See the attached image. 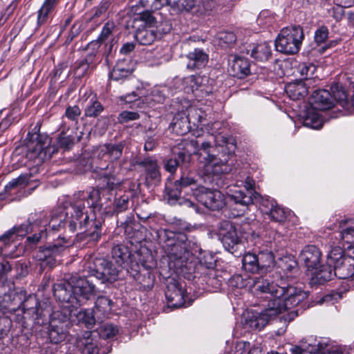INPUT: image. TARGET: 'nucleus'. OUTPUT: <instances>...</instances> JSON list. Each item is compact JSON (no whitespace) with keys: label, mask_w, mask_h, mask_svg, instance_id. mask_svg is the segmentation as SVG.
I'll use <instances>...</instances> for the list:
<instances>
[{"label":"nucleus","mask_w":354,"mask_h":354,"mask_svg":"<svg viewBox=\"0 0 354 354\" xmlns=\"http://www.w3.org/2000/svg\"><path fill=\"white\" fill-rule=\"evenodd\" d=\"M316 71L315 65L310 63H301L299 64L295 70V74L296 76L299 77L301 80H308L314 74Z\"/></svg>","instance_id":"obj_40"},{"label":"nucleus","mask_w":354,"mask_h":354,"mask_svg":"<svg viewBox=\"0 0 354 354\" xmlns=\"http://www.w3.org/2000/svg\"><path fill=\"white\" fill-rule=\"evenodd\" d=\"M28 142L27 156L30 159L38 160V162H42L45 158L48 137L34 133H28L27 135Z\"/></svg>","instance_id":"obj_12"},{"label":"nucleus","mask_w":354,"mask_h":354,"mask_svg":"<svg viewBox=\"0 0 354 354\" xmlns=\"http://www.w3.org/2000/svg\"><path fill=\"white\" fill-rule=\"evenodd\" d=\"M93 313V310H81L78 312L77 317L80 322L84 323L86 326L90 328L93 327L95 323Z\"/></svg>","instance_id":"obj_46"},{"label":"nucleus","mask_w":354,"mask_h":354,"mask_svg":"<svg viewBox=\"0 0 354 354\" xmlns=\"http://www.w3.org/2000/svg\"><path fill=\"white\" fill-rule=\"evenodd\" d=\"M343 250L340 247L333 248L328 255L327 262L330 266H334L337 261H342V259H347L346 254H343Z\"/></svg>","instance_id":"obj_48"},{"label":"nucleus","mask_w":354,"mask_h":354,"mask_svg":"<svg viewBox=\"0 0 354 354\" xmlns=\"http://www.w3.org/2000/svg\"><path fill=\"white\" fill-rule=\"evenodd\" d=\"M46 232L44 230H41L38 234H35L32 236H28L26 241L30 245H35L39 243V241L46 236Z\"/></svg>","instance_id":"obj_61"},{"label":"nucleus","mask_w":354,"mask_h":354,"mask_svg":"<svg viewBox=\"0 0 354 354\" xmlns=\"http://www.w3.org/2000/svg\"><path fill=\"white\" fill-rule=\"evenodd\" d=\"M90 332H86L84 337L78 342V346L81 348L83 354H97L98 353V348L90 339Z\"/></svg>","instance_id":"obj_38"},{"label":"nucleus","mask_w":354,"mask_h":354,"mask_svg":"<svg viewBox=\"0 0 354 354\" xmlns=\"http://www.w3.org/2000/svg\"><path fill=\"white\" fill-rule=\"evenodd\" d=\"M139 117V114L137 112L124 111L119 115L118 120L120 123H125L138 120Z\"/></svg>","instance_id":"obj_54"},{"label":"nucleus","mask_w":354,"mask_h":354,"mask_svg":"<svg viewBox=\"0 0 354 354\" xmlns=\"http://www.w3.org/2000/svg\"><path fill=\"white\" fill-rule=\"evenodd\" d=\"M299 260L308 270H317L321 263L322 252L315 245H307L301 251Z\"/></svg>","instance_id":"obj_16"},{"label":"nucleus","mask_w":354,"mask_h":354,"mask_svg":"<svg viewBox=\"0 0 354 354\" xmlns=\"http://www.w3.org/2000/svg\"><path fill=\"white\" fill-rule=\"evenodd\" d=\"M38 304L39 302L35 297H30L22 304L24 313L28 315H31L34 319H35V314H38Z\"/></svg>","instance_id":"obj_45"},{"label":"nucleus","mask_w":354,"mask_h":354,"mask_svg":"<svg viewBox=\"0 0 354 354\" xmlns=\"http://www.w3.org/2000/svg\"><path fill=\"white\" fill-rule=\"evenodd\" d=\"M195 183L196 180L194 178L183 176L179 180L175 182L174 189L167 187L169 203L175 204V202L179 200L182 190Z\"/></svg>","instance_id":"obj_20"},{"label":"nucleus","mask_w":354,"mask_h":354,"mask_svg":"<svg viewBox=\"0 0 354 354\" xmlns=\"http://www.w3.org/2000/svg\"><path fill=\"white\" fill-rule=\"evenodd\" d=\"M254 290L259 294H266L269 299L267 308L261 313L248 312L245 317V328L261 330L272 317L286 310L297 306L307 298V293L301 288L295 287L281 279L280 283H274L269 279H254Z\"/></svg>","instance_id":"obj_2"},{"label":"nucleus","mask_w":354,"mask_h":354,"mask_svg":"<svg viewBox=\"0 0 354 354\" xmlns=\"http://www.w3.org/2000/svg\"><path fill=\"white\" fill-rule=\"evenodd\" d=\"M272 220L276 222H283L286 218V214L284 209L276 205L275 207L268 214Z\"/></svg>","instance_id":"obj_51"},{"label":"nucleus","mask_w":354,"mask_h":354,"mask_svg":"<svg viewBox=\"0 0 354 354\" xmlns=\"http://www.w3.org/2000/svg\"><path fill=\"white\" fill-rule=\"evenodd\" d=\"M104 177L106 180L107 188L111 190H113L114 189L119 187L122 182V179L115 174L105 172L104 174Z\"/></svg>","instance_id":"obj_49"},{"label":"nucleus","mask_w":354,"mask_h":354,"mask_svg":"<svg viewBox=\"0 0 354 354\" xmlns=\"http://www.w3.org/2000/svg\"><path fill=\"white\" fill-rule=\"evenodd\" d=\"M80 114L81 110L77 106H68L65 111L66 117L73 121H77Z\"/></svg>","instance_id":"obj_56"},{"label":"nucleus","mask_w":354,"mask_h":354,"mask_svg":"<svg viewBox=\"0 0 354 354\" xmlns=\"http://www.w3.org/2000/svg\"><path fill=\"white\" fill-rule=\"evenodd\" d=\"M131 73V69L126 66L125 61H121L114 66L110 73V78L113 80L118 81L129 77Z\"/></svg>","instance_id":"obj_37"},{"label":"nucleus","mask_w":354,"mask_h":354,"mask_svg":"<svg viewBox=\"0 0 354 354\" xmlns=\"http://www.w3.org/2000/svg\"><path fill=\"white\" fill-rule=\"evenodd\" d=\"M164 248L171 261H174L177 267L185 266L192 256L189 247L190 242L185 234L170 232Z\"/></svg>","instance_id":"obj_6"},{"label":"nucleus","mask_w":354,"mask_h":354,"mask_svg":"<svg viewBox=\"0 0 354 354\" xmlns=\"http://www.w3.org/2000/svg\"><path fill=\"white\" fill-rule=\"evenodd\" d=\"M65 246L61 244H54L48 247H41L36 255L38 261L42 262V266L50 268L55 264V257L65 250Z\"/></svg>","instance_id":"obj_17"},{"label":"nucleus","mask_w":354,"mask_h":354,"mask_svg":"<svg viewBox=\"0 0 354 354\" xmlns=\"http://www.w3.org/2000/svg\"><path fill=\"white\" fill-rule=\"evenodd\" d=\"M341 239L348 245L354 244V221L342 220L339 222Z\"/></svg>","instance_id":"obj_30"},{"label":"nucleus","mask_w":354,"mask_h":354,"mask_svg":"<svg viewBox=\"0 0 354 354\" xmlns=\"http://www.w3.org/2000/svg\"><path fill=\"white\" fill-rule=\"evenodd\" d=\"M331 93L325 89H320L313 92L310 97V105L317 110L325 111L334 106L335 102H338L343 108L347 106L348 102L347 94L339 84L331 86Z\"/></svg>","instance_id":"obj_7"},{"label":"nucleus","mask_w":354,"mask_h":354,"mask_svg":"<svg viewBox=\"0 0 354 354\" xmlns=\"http://www.w3.org/2000/svg\"><path fill=\"white\" fill-rule=\"evenodd\" d=\"M185 292V290L179 281L174 278L167 279L165 297L169 307L176 308L183 306Z\"/></svg>","instance_id":"obj_14"},{"label":"nucleus","mask_w":354,"mask_h":354,"mask_svg":"<svg viewBox=\"0 0 354 354\" xmlns=\"http://www.w3.org/2000/svg\"><path fill=\"white\" fill-rule=\"evenodd\" d=\"M109 5L110 3L108 0H102L100 5L94 8L93 16L95 17H99L104 14L109 8Z\"/></svg>","instance_id":"obj_60"},{"label":"nucleus","mask_w":354,"mask_h":354,"mask_svg":"<svg viewBox=\"0 0 354 354\" xmlns=\"http://www.w3.org/2000/svg\"><path fill=\"white\" fill-rule=\"evenodd\" d=\"M277 205L276 201L272 198H263L261 201V210L265 214H269Z\"/></svg>","instance_id":"obj_58"},{"label":"nucleus","mask_w":354,"mask_h":354,"mask_svg":"<svg viewBox=\"0 0 354 354\" xmlns=\"http://www.w3.org/2000/svg\"><path fill=\"white\" fill-rule=\"evenodd\" d=\"M28 177L26 175H21L18 178L12 179L4 187V191L7 192L11 189L16 187L17 185L26 183Z\"/></svg>","instance_id":"obj_59"},{"label":"nucleus","mask_w":354,"mask_h":354,"mask_svg":"<svg viewBox=\"0 0 354 354\" xmlns=\"http://www.w3.org/2000/svg\"><path fill=\"white\" fill-rule=\"evenodd\" d=\"M138 164L143 167L146 175V181L148 185H152L160 183L161 175L156 160L152 158H146Z\"/></svg>","instance_id":"obj_18"},{"label":"nucleus","mask_w":354,"mask_h":354,"mask_svg":"<svg viewBox=\"0 0 354 354\" xmlns=\"http://www.w3.org/2000/svg\"><path fill=\"white\" fill-rule=\"evenodd\" d=\"M333 266H330L327 262L326 265L318 266L317 270H314L313 273V280L318 283H324L327 281H330L334 276Z\"/></svg>","instance_id":"obj_29"},{"label":"nucleus","mask_w":354,"mask_h":354,"mask_svg":"<svg viewBox=\"0 0 354 354\" xmlns=\"http://www.w3.org/2000/svg\"><path fill=\"white\" fill-rule=\"evenodd\" d=\"M259 248L257 257L261 270L267 269L274 266V257L272 252L268 248V246H258Z\"/></svg>","instance_id":"obj_27"},{"label":"nucleus","mask_w":354,"mask_h":354,"mask_svg":"<svg viewBox=\"0 0 354 354\" xmlns=\"http://www.w3.org/2000/svg\"><path fill=\"white\" fill-rule=\"evenodd\" d=\"M133 27L138 24L135 32L136 40L141 45H151L159 35L165 34L170 29H161L158 26L155 17L149 12H143L133 19Z\"/></svg>","instance_id":"obj_5"},{"label":"nucleus","mask_w":354,"mask_h":354,"mask_svg":"<svg viewBox=\"0 0 354 354\" xmlns=\"http://www.w3.org/2000/svg\"><path fill=\"white\" fill-rule=\"evenodd\" d=\"M243 268L247 272L256 273L261 270L256 254L248 252L242 259Z\"/></svg>","instance_id":"obj_35"},{"label":"nucleus","mask_w":354,"mask_h":354,"mask_svg":"<svg viewBox=\"0 0 354 354\" xmlns=\"http://www.w3.org/2000/svg\"><path fill=\"white\" fill-rule=\"evenodd\" d=\"M97 292L93 281L87 278L71 277L70 279L54 286V295L62 302L73 304L75 300H88Z\"/></svg>","instance_id":"obj_4"},{"label":"nucleus","mask_w":354,"mask_h":354,"mask_svg":"<svg viewBox=\"0 0 354 354\" xmlns=\"http://www.w3.org/2000/svg\"><path fill=\"white\" fill-rule=\"evenodd\" d=\"M232 75L238 78H244L250 73V63L246 58L234 57L229 69Z\"/></svg>","instance_id":"obj_21"},{"label":"nucleus","mask_w":354,"mask_h":354,"mask_svg":"<svg viewBox=\"0 0 354 354\" xmlns=\"http://www.w3.org/2000/svg\"><path fill=\"white\" fill-rule=\"evenodd\" d=\"M190 124L191 122L187 117V113L183 111L174 115L171 125L173 131L176 133L184 135L189 131Z\"/></svg>","instance_id":"obj_25"},{"label":"nucleus","mask_w":354,"mask_h":354,"mask_svg":"<svg viewBox=\"0 0 354 354\" xmlns=\"http://www.w3.org/2000/svg\"><path fill=\"white\" fill-rule=\"evenodd\" d=\"M100 191L91 188L87 190L79 191L73 194L70 205L65 209L59 207L52 213L48 227L58 231L67 225L68 230L74 232L77 230L89 227L93 230L89 236L93 241L100 237L99 230L101 223L95 220L96 212L102 211L105 214H118L128 209L129 197L127 194L115 196L112 206L109 202L101 201Z\"/></svg>","instance_id":"obj_1"},{"label":"nucleus","mask_w":354,"mask_h":354,"mask_svg":"<svg viewBox=\"0 0 354 354\" xmlns=\"http://www.w3.org/2000/svg\"><path fill=\"white\" fill-rule=\"evenodd\" d=\"M304 38V34L301 26L283 28L275 40L276 50L284 54H295L300 50Z\"/></svg>","instance_id":"obj_8"},{"label":"nucleus","mask_w":354,"mask_h":354,"mask_svg":"<svg viewBox=\"0 0 354 354\" xmlns=\"http://www.w3.org/2000/svg\"><path fill=\"white\" fill-rule=\"evenodd\" d=\"M89 277H95L100 280L102 283L114 282L118 278L120 267L115 266L113 262L109 261L104 259H96L94 262V268L89 264Z\"/></svg>","instance_id":"obj_9"},{"label":"nucleus","mask_w":354,"mask_h":354,"mask_svg":"<svg viewBox=\"0 0 354 354\" xmlns=\"http://www.w3.org/2000/svg\"><path fill=\"white\" fill-rule=\"evenodd\" d=\"M73 138L71 136H66L65 133H61L57 138V144L60 147L69 149L73 145Z\"/></svg>","instance_id":"obj_53"},{"label":"nucleus","mask_w":354,"mask_h":354,"mask_svg":"<svg viewBox=\"0 0 354 354\" xmlns=\"http://www.w3.org/2000/svg\"><path fill=\"white\" fill-rule=\"evenodd\" d=\"M328 36V29L326 26H322L315 32V41L317 44H322L326 41Z\"/></svg>","instance_id":"obj_55"},{"label":"nucleus","mask_w":354,"mask_h":354,"mask_svg":"<svg viewBox=\"0 0 354 354\" xmlns=\"http://www.w3.org/2000/svg\"><path fill=\"white\" fill-rule=\"evenodd\" d=\"M130 252L127 247L123 245H116L112 248V258L119 267L129 259Z\"/></svg>","instance_id":"obj_36"},{"label":"nucleus","mask_w":354,"mask_h":354,"mask_svg":"<svg viewBox=\"0 0 354 354\" xmlns=\"http://www.w3.org/2000/svg\"><path fill=\"white\" fill-rule=\"evenodd\" d=\"M184 112L187 113V117L194 126H198L204 120L202 111L195 106H190Z\"/></svg>","instance_id":"obj_44"},{"label":"nucleus","mask_w":354,"mask_h":354,"mask_svg":"<svg viewBox=\"0 0 354 354\" xmlns=\"http://www.w3.org/2000/svg\"><path fill=\"white\" fill-rule=\"evenodd\" d=\"M196 199L207 208L218 210L225 207V195L217 189H209L205 187H199L193 192Z\"/></svg>","instance_id":"obj_10"},{"label":"nucleus","mask_w":354,"mask_h":354,"mask_svg":"<svg viewBox=\"0 0 354 354\" xmlns=\"http://www.w3.org/2000/svg\"><path fill=\"white\" fill-rule=\"evenodd\" d=\"M249 51H250V56L252 57L260 62L267 61L271 55V48L266 42L255 46L250 50L248 51V54H249Z\"/></svg>","instance_id":"obj_32"},{"label":"nucleus","mask_w":354,"mask_h":354,"mask_svg":"<svg viewBox=\"0 0 354 354\" xmlns=\"http://www.w3.org/2000/svg\"><path fill=\"white\" fill-rule=\"evenodd\" d=\"M311 106L306 111V114L304 118V125L314 129H319L323 125V120L319 113Z\"/></svg>","instance_id":"obj_31"},{"label":"nucleus","mask_w":354,"mask_h":354,"mask_svg":"<svg viewBox=\"0 0 354 354\" xmlns=\"http://www.w3.org/2000/svg\"><path fill=\"white\" fill-rule=\"evenodd\" d=\"M301 343L304 346L306 347V353L310 354H321L324 353L325 345L322 344L313 336L308 337L302 339Z\"/></svg>","instance_id":"obj_34"},{"label":"nucleus","mask_w":354,"mask_h":354,"mask_svg":"<svg viewBox=\"0 0 354 354\" xmlns=\"http://www.w3.org/2000/svg\"><path fill=\"white\" fill-rule=\"evenodd\" d=\"M286 92L292 100H299L308 94V84L301 80L289 83L286 86Z\"/></svg>","instance_id":"obj_23"},{"label":"nucleus","mask_w":354,"mask_h":354,"mask_svg":"<svg viewBox=\"0 0 354 354\" xmlns=\"http://www.w3.org/2000/svg\"><path fill=\"white\" fill-rule=\"evenodd\" d=\"M112 301L104 296L98 297L96 301L93 312L95 314H100L105 316L111 310Z\"/></svg>","instance_id":"obj_41"},{"label":"nucleus","mask_w":354,"mask_h":354,"mask_svg":"<svg viewBox=\"0 0 354 354\" xmlns=\"http://www.w3.org/2000/svg\"><path fill=\"white\" fill-rule=\"evenodd\" d=\"M214 147L209 142H199L196 140H186L174 148L172 156L165 162V169L171 174L175 173L178 167L189 161L192 153L198 156V174L204 181L210 179L212 174H227L231 171L228 165L230 155L217 157L214 153Z\"/></svg>","instance_id":"obj_3"},{"label":"nucleus","mask_w":354,"mask_h":354,"mask_svg":"<svg viewBox=\"0 0 354 354\" xmlns=\"http://www.w3.org/2000/svg\"><path fill=\"white\" fill-rule=\"evenodd\" d=\"M58 0H45L37 12V26L46 24L50 18Z\"/></svg>","instance_id":"obj_26"},{"label":"nucleus","mask_w":354,"mask_h":354,"mask_svg":"<svg viewBox=\"0 0 354 354\" xmlns=\"http://www.w3.org/2000/svg\"><path fill=\"white\" fill-rule=\"evenodd\" d=\"M95 66V55L93 53L88 54L84 59L77 63L75 68V74L78 77L86 75Z\"/></svg>","instance_id":"obj_28"},{"label":"nucleus","mask_w":354,"mask_h":354,"mask_svg":"<svg viewBox=\"0 0 354 354\" xmlns=\"http://www.w3.org/2000/svg\"><path fill=\"white\" fill-rule=\"evenodd\" d=\"M118 328L113 324H105L103 326L101 335L103 338H111L117 335Z\"/></svg>","instance_id":"obj_52"},{"label":"nucleus","mask_w":354,"mask_h":354,"mask_svg":"<svg viewBox=\"0 0 354 354\" xmlns=\"http://www.w3.org/2000/svg\"><path fill=\"white\" fill-rule=\"evenodd\" d=\"M48 336L52 343L58 344L65 339L66 335L62 326L50 324Z\"/></svg>","instance_id":"obj_42"},{"label":"nucleus","mask_w":354,"mask_h":354,"mask_svg":"<svg viewBox=\"0 0 354 354\" xmlns=\"http://www.w3.org/2000/svg\"><path fill=\"white\" fill-rule=\"evenodd\" d=\"M168 5L179 12H192L196 8V0H166Z\"/></svg>","instance_id":"obj_39"},{"label":"nucleus","mask_w":354,"mask_h":354,"mask_svg":"<svg viewBox=\"0 0 354 354\" xmlns=\"http://www.w3.org/2000/svg\"><path fill=\"white\" fill-rule=\"evenodd\" d=\"M334 276L342 279L353 280L354 266L347 259H342L333 266Z\"/></svg>","instance_id":"obj_22"},{"label":"nucleus","mask_w":354,"mask_h":354,"mask_svg":"<svg viewBox=\"0 0 354 354\" xmlns=\"http://www.w3.org/2000/svg\"><path fill=\"white\" fill-rule=\"evenodd\" d=\"M186 58L187 59V68L192 71L205 67L209 60L208 55L200 48H195L193 51L189 52L186 55Z\"/></svg>","instance_id":"obj_19"},{"label":"nucleus","mask_w":354,"mask_h":354,"mask_svg":"<svg viewBox=\"0 0 354 354\" xmlns=\"http://www.w3.org/2000/svg\"><path fill=\"white\" fill-rule=\"evenodd\" d=\"M329 12L337 21L342 19L344 15V8L339 6L333 7Z\"/></svg>","instance_id":"obj_63"},{"label":"nucleus","mask_w":354,"mask_h":354,"mask_svg":"<svg viewBox=\"0 0 354 354\" xmlns=\"http://www.w3.org/2000/svg\"><path fill=\"white\" fill-rule=\"evenodd\" d=\"M214 5L215 3L213 0H203L192 12L198 16L207 15L212 11Z\"/></svg>","instance_id":"obj_47"},{"label":"nucleus","mask_w":354,"mask_h":354,"mask_svg":"<svg viewBox=\"0 0 354 354\" xmlns=\"http://www.w3.org/2000/svg\"><path fill=\"white\" fill-rule=\"evenodd\" d=\"M30 230V223H24L19 226H14L0 236V253L7 256L10 253L7 249L10 248L17 239L18 237L24 236Z\"/></svg>","instance_id":"obj_13"},{"label":"nucleus","mask_w":354,"mask_h":354,"mask_svg":"<svg viewBox=\"0 0 354 354\" xmlns=\"http://www.w3.org/2000/svg\"><path fill=\"white\" fill-rule=\"evenodd\" d=\"M220 39L227 44H233L236 41V35L232 32H226L221 34Z\"/></svg>","instance_id":"obj_62"},{"label":"nucleus","mask_w":354,"mask_h":354,"mask_svg":"<svg viewBox=\"0 0 354 354\" xmlns=\"http://www.w3.org/2000/svg\"><path fill=\"white\" fill-rule=\"evenodd\" d=\"M115 28V26L113 21L106 22L102 28L101 33L98 37L97 41L100 43H102L108 40L112 35Z\"/></svg>","instance_id":"obj_50"},{"label":"nucleus","mask_w":354,"mask_h":354,"mask_svg":"<svg viewBox=\"0 0 354 354\" xmlns=\"http://www.w3.org/2000/svg\"><path fill=\"white\" fill-rule=\"evenodd\" d=\"M186 84H189L192 91L197 90L202 84V78L198 75H190L185 78Z\"/></svg>","instance_id":"obj_57"},{"label":"nucleus","mask_w":354,"mask_h":354,"mask_svg":"<svg viewBox=\"0 0 354 354\" xmlns=\"http://www.w3.org/2000/svg\"><path fill=\"white\" fill-rule=\"evenodd\" d=\"M324 351L321 354H346L341 347L327 348L326 345L324 346Z\"/></svg>","instance_id":"obj_64"},{"label":"nucleus","mask_w":354,"mask_h":354,"mask_svg":"<svg viewBox=\"0 0 354 354\" xmlns=\"http://www.w3.org/2000/svg\"><path fill=\"white\" fill-rule=\"evenodd\" d=\"M103 110L104 108L99 101L91 99L84 109V114L86 117L95 118L98 116Z\"/></svg>","instance_id":"obj_43"},{"label":"nucleus","mask_w":354,"mask_h":354,"mask_svg":"<svg viewBox=\"0 0 354 354\" xmlns=\"http://www.w3.org/2000/svg\"><path fill=\"white\" fill-rule=\"evenodd\" d=\"M167 88L165 87H154L150 92V93L147 94L145 96L142 101L147 106H153L156 103H162L165 101V91Z\"/></svg>","instance_id":"obj_33"},{"label":"nucleus","mask_w":354,"mask_h":354,"mask_svg":"<svg viewBox=\"0 0 354 354\" xmlns=\"http://www.w3.org/2000/svg\"><path fill=\"white\" fill-rule=\"evenodd\" d=\"M123 148L124 146L122 144L105 145L100 148L98 156L101 158H105V160L115 161L121 157Z\"/></svg>","instance_id":"obj_24"},{"label":"nucleus","mask_w":354,"mask_h":354,"mask_svg":"<svg viewBox=\"0 0 354 354\" xmlns=\"http://www.w3.org/2000/svg\"><path fill=\"white\" fill-rule=\"evenodd\" d=\"M218 236L225 248L229 250L234 249V247L240 241L236 227L229 221H223L220 223Z\"/></svg>","instance_id":"obj_15"},{"label":"nucleus","mask_w":354,"mask_h":354,"mask_svg":"<svg viewBox=\"0 0 354 354\" xmlns=\"http://www.w3.org/2000/svg\"><path fill=\"white\" fill-rule=\"evenodd\" d=\"M254 180L250 176H247L244 181L243 188H238L234 186L230 189L229 197L234 203L243 207H247L253 203V200L259 196L257 192L254 190Z\"/></svg>","instance_id":"obj_11"}]
</instances>
